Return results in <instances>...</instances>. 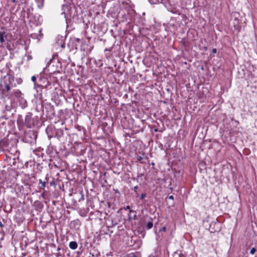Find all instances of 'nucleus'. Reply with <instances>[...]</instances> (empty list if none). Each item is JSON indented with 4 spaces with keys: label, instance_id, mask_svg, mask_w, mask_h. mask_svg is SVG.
<instances>
[{
    "label": "nucleus",
    "instance_id": "nucleus-1",
    "mask_svg": "<svg viewBox=\"0 0 257 257\" xmlns=\"http://www.w3.org/2000/svg\"><path fill=\"white\" fill-rule=\"evenodd\" d=\"M37 137V135L36 132L34 131H29L25 133L22 140L23 142L27 143H35L36 142Z\"/></svg>",
    "mask_w": 257,
    "mask_h": 257
},
{
    "label": "nucleus",
    "instance_id": "nucleus-2",
    "mask_svg": "<svg viewBox=\"0 0 257 257\" xmlns=\"http://www.w3.org/2000/svg\"><path fill=\"white\" fill-rule=\"evenodd\" d=\"M5 78L6 79L4 81L6 91L7 92H10L12 88L16 86V84L14 83L15 78L13 75L9 74H8Z\"/></svg>",
    "mask_w": 257,
    "mask_h": 257
},
{
    "label": "nucleus",
    "instance_id": "nucleus-3",
    "mask_svg": "<svg viewBox=\"0 0 257 257\" xmlns=\"http://www.w3.org/2000/svg\"><path fill=\"white\" fill-rule=\"evenodd\" d=\"M25 122L29 128H31L34 125V120L31 115H27L26 116Z\"/></svg>",
    "mask_w": 257,
    "mask_h": 257
},
{
    "label": "nucleus",
    "instance_id": "nucleus-4",
    "mask_svg": "<svg viewBox=\"0 0 257 257\" xmlns=\"http://www.w3.org/2000/svg\"><path fill=\"white\" fill-rule=\"evenodd\" d=\"M65 4L63 5V9L64 10L63 13H65V9H67L68 11L71 9L70 6L72 4V0H64Z\"/></svg>",
    "mask_w": 257,
    "mask_h": 257
},
{
    "label": "nucleus",
    "instance_id": "nucleus-5",
    "mask_svg": "<svg viewBox=\"0 0 257 257\" xmlns=\"http://www.w3.org/2000/svg\"><path fill=\"white\" fill-rule=\"evenodd\" d=\"M9 142L8 140L3 139L0 141V148L4 149L9 146Z\"/></svg>",
    "mask_w": 257,
    "mask_h": 257
},
{
    "label": "nucleus",
    "instance_id": "nucleus-6",
    "mask_svg": "<svg viewBox=\"0 0 257 257\" xmlns=\"http://www.w3.org/2000/svg\"><path fill=\"white\" fill-rule=\"evenodd\" d=\"M78 246L76 241H71L69 242V246L72 249H75L77 248Z\"/></svg>",
    "mask_w": 257,
    "mask_h": 257
},
{
    "label": "nucleus",
    "instance_id": "nucleus-7",
    "mask_svg": "<svg viewBox=\"0 0 257 257\" xmlns=\"http://www.w3.org/2000/svg\"><path fill=\"white\" fill-rule=\"evenodd\" d=\"M150 221H149L146 224V227L147 229H150L152 228L153 226V219L152 218H150Z\"/></svg>",
    "mask_w": 257,
    "mask_h": 257
},
{
    "label": "nucleus",
    "instance_id": "nucleus-8",
    "mask_svg": "<svg viewBox=\"0 0 257 257\" xmlns=\"http://www.w3.org/2000/svg\"><path fill=\"white\" fill-rule=\"evenodd\" d=\"M5 32L2 31V34L0 35V43L3 44L5 42Z\"/></svg>",
    "mask_w": 257,
    "mask_h": 257
},
{
    "label": "nucleus",
    "instance_id": "nucleus-9",
    "mask_svg": "<svg viewBox=\"0 0 257 257\" xmlns=\"http://www.w3.org/2000/svg\"><path fill=\"white\" fill-rule=\"evenodd\" d=\"M13 94L16 97L18 98L21 97V92L20 90L18 89L16 90L15 91H14Z\"/></svg>",
    "mask_w": 257,
    "mask_h": 257
},
{
    "label": "nucleus",
    "instance_id": "nucleus-10",
    "mask_svg": "<svg viewBox=\"0 0 257 257\" xmlns=\"http://www.w3.org/2000/svg\"><path fill=\"white\" fill-rule=\"evenodd\" d=\"M39 184H41V186H40V188L42 189H44L45 187H46V182H43L42 181V180L40 179L39 181Z\"/></svg>",
    "mask_w": 257,
    "mask_h": 257
},
{
    "label": "nucleus",
    "instance_id": "nucleus-11",
    "mask_svg": "<svg viewBox=\"0 0 257 257\" xmlns=\"http://www.w3.org/2000/svg\"><path fill=\"white\" fill-rule=\"evenodd\" d=\"M145 157V155L144 154H142V156H138L137 157V160L140 161L141 163H143V162L142 161L143 159Z\"/></svg>",
    "mask_w": 257,
    "mask_h": 257
},
{
    "label": "nucleus",
    "instance_id": "nucleus-12",
    "mask_svg": "<svg viewBox=\"0 0 257 257\" xmlns=\"http://www.w3.org/2000/svg\"><path fill=\"white\" fill-rule=\"evenodd\" d=\"M255 251H256V248L255 247H252L250 249V253L251 254H253L255 253Z\"/></svg>",
    "mask_w": 257,
    "mask_h": 257
},
{
    "label": "nucleus",
    "instance_id": "nucleus-13",
    "mask_svg": "<svg viewBox=\"0 0 257 257\" xmlns=\"http://www.w3.org/2000/svg\"><path fill=\"white\" fill-rule=\"evenodd\" d=\"M147 195L146 193H142L141 195V196H140V199H144L146 197Z\"/></svg>",
    "mask_w": 257,
    "mask_h": 257
},
{
    "label": "nucleus",
    "instance_id": "nucleus-14",
    "mask_svg": "<svg viewBox=\"0 0 257 257\" xmlns=\"http://www.w3.org/2000/svg\"><path fill=\"white\" fill-rule=\"evenodd\" d=\"M138 186H136L133 189V190L136 192V195H138V193H137V189H138Z\"/></svg>",
    "mask_w": 257,
    "mask_h": 257
},
{
    "label": "nucleus",
    "instance_id": "nucleus-15",
    "mask_svg": "<svg viewBox=\"0 0 257 257\" xmlns=\"http://www.w3.org/2000/svg\"><path fill=\"white\" fill-rule=\"evenodd\" d=\"M166 231V227H163L161 228L160 229L159 231H164L165 232Z\"/></svg>",
    "mask_w": 257,
    "mask_h": 257
},
{
    "label": "nucleus",
    "instance_id": "nucleus-16",
    "mask_svg": "<svg viewBox=\"0 0 257 257\" xmlns=\"http://www.w3.org/2000/svg\"><path fill=\"white\" fill-rule=\"evenodd\" d=\"M36 77L35 76H33L32 77H31V80L34 82H35L36 81Z\"/></svg>",
    "mask_w": 257,
    "mask_h": 257
},
{
    "label": "nucleus",
    "instance_id": "nucleus-17",
    "mask_svg": "<svg viewBox=\"0 0 257 257\" xmlns=\"http://www.w3.org/2000/svg\"><path fill=\"white\" fill-rule=\"evenodd\" d=\"M60 46L62 48H64L65 47V43L63 42H62V41H61L60 43Z\"/></svg>",
    "mask_w": 257,
    "mask_h": 257
},
{
    "label": "nucleus",
    "instance_id": "nucleus-18",
    "mask_svg": "<svg viewBox=\"0 0 257 257\" xmlns=\"http://www.w3.org/2000/svg\"><path fill=\"white\" fill-rule=\"evenodd\" d=\"M168 198H169V199L173 200V199H174V197H173V196L171 195V196H169L168 197Z\"/></svg>",
    "mask_w": 257,
    "mask_h": 257
},
{
    "label": "nucleus",
    "instance_id": "nucleus-19",
    "mask_svg": "<svg viewBox=\"0 0 257 257\" xmlns=\"http://www.w3.org/2000/svg\"><path fill=\"white\" fill-rule=\"evenodd\" d=\"M212 52H213V53H216V49H215V48L213 49H212Z\"/></svg>",
    "mask_w": 257,
    "mask_h": 257
},
{
    "label": "nucleus",
    "instance_id": "nucleus-20",
    "mask_svg": "<svg viewBox=\"0 0 257 257\" xmlns=\"http://www.w3.org/2000/svg\"><path fill=\"white\" fill-rule=\"evenodd\" d=\"M154 131H155V132H160V131H159V130H158V128H154Z\"/></svg>",
    "mask_w": 257,
    "mask_h": 257
},
{
    "label": "nucleus",
    "instance_id": "nucleus-21",
    "mask_svg": "<svg viewBox=\"0 0 257 257\" xmlns=\"http://www.w3.org/2000/svg\"><path fill=\"white\" fill-rule=\"evenodd\" d=\"M41 195L43 198H45L46 194H45V193H43Z\"/></svg>",
    "mask_w": 257,
    "mask_h": 257
},
{
    "label": "nucleus",
    "instance_id": "nucleus-22",
    "mask_svg": "<svg viewBox=\"0 0 257 257\" xmlns=\"http://www.w3.org/2000/svg\"><path fill=\"white\" fill-rule=\"evenodd\" d=\"M130 209V206H127L125 208V209L127 210V209Z\"/></svg>",
    "mask_w": 257,
    "mask_h": 257
},
{
    "label": "nucleus",
    "instance_id": "nucleus-23",
    "mask_svg": "<svg viewBox=\"0 0 257 257\" xmlns=\"http://www.w3.org/2000/svg\"><path fill=\"white\" fill-rule=\"evenodd\" d=\"M3 226L4 224L2 222H0V227H3Z\"/></svg>",
    "mask_w": 257,
    "mask_h": 257
},
{
    "label": "nucleus",
    "instance_id": "nucleus-24",
    "mask_svg": "<svg viewBox=\"0 0 257 257\" xmlns=\"http://www.w3.org/2000/svg\"><path fill=\"white\" fill-rule=\"evenodd\" d=\"M77 221H73L71 222V223H74V224H75V223H77Z\"/></svg>",
    "mask_w": 257,
    "mask_h": 257
},
{
    "label": "nucleus",
    "instance_id": "nucleus-25",
    "mask_svg": "<svg viewBox=\"0 0 257 257\" xmlns=\"http://www.w3.org/2000/svg\"><path fill=\"white\" fill-rule=\"evenodd\" d=\"M12 1H13V2H16V1H15V0H12Z\"/></svg>",
    "mask_w": 257,
    "mask_h": 257
},
{
    "label": "nucleus",
    "instance_id": "nucleus-26",
    "mask_svg": "<svg viewBox=\"0 0 257 257\" xmlns=\"http://www.w3.org/2000/svg\"><path fill=\"white\" fill-rule=\"evenodd\" d=\"M2 32L0 31V35L2 34Z\"/></svg>",
    "mask_w": 257,
    "mask_h": 257
}]
</instances>
